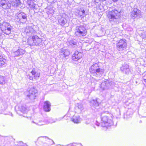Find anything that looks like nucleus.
Instances as JSON below:
<instances>
[{"label": "nucleus", "mask_w": 146, "mask_h": 146, "mask_svg": "<svg viewBox=\"0 0 146 146\" xmlns=\"http://www.w3.org/2000/svg\"><path fill=\"white\" fill-rule=\"evenodd\" d=\"M107 113V111H104L101 113V125L102 127H107L113 124L112 117L108 116Z\"/></svg>", "instance_id": "obj_1"}, {"label": "nucleus", "mask_w": 146, "mask_h": 146, "mask_svg": "<svg viewBox=\"0 0 146 146\" xmlns=\"http://www.w3.org/2000/svg\"><path fill=\"white\" fill-rule=\"evenodd\" d=\"M120 16V11L116 9L111 11H109L107 14V17L110 21L113 22L116 24L120 22L119 18Z\"/></svg>", "instance_id": "obj_2"}, {"label": "nucleus", "mask_w": 146, "mask_h": 146, "mask_svg": "<svg viewBox=\"0 0 146 146\" xmlns=\"http://www.w3.org/2000/svg\"><path fill=\"white\" fill-rule=\"evenodd\" d=\"M42 39L36 35L29 37L27 40V43L31 46H40L41 45Z\"/></svg>", "instance_id": "obj_3"}, {"label": "nucleus", "mask_w": 146, "mask_h": 146, "mask_svg": "<svg viewBox=\"0 0 146 146\" xmlns=\"http://www.w3.org/2000/svg\"><path fill=\"white\" fill-rule=\"evenodd\" d=\"M87 34V30L82 25L77 26L75 29V35L77 36H85Z\"/></svg>", "instance_id": "obj_4"}, {"label": "nucleus", "mask_w": 146, "mask_h": 146, "mask_svg": "<svg viewBox=\"0 0 146 146\" xmlns=\"http://www.w3.org/2000/svg\"><path fill=\"white\" fill-rule=\"evenodd\" d=\"M127 46L126 40L124 39H121L117 41L116 48L119 51H122L125 50Z\"/></svg>", "instance_id": "obj_5"}, {"label": "nucleus", "mask_w": 146, "mask_h": 146, "mask_svg": "<svg viewBox=\"0 0 146 146\" xmlns=\"http://www.w3.org/2000/svg\"><path fill=\"white\" fill-rule=\"evenodd\" d=\"M1 26V30L5 34H10L12 27L8 23L4 22Z\"/></svg>", "instance_id": "obj_6"}, {"label": "nucleus", "mask_w": 146, "mask_h": 146, "mask_svg": "<svg viewBox=\"0 0 146 146\" xmlns=\"http://www.w3.org/2000/svg\"><path fill=\"white\" fill-rule=\"evenodd\" d=\"M36 32L32 26H28L26 27L24 31V33L27 36L31 37L35 34Z\"/></svg>", "instance_id": "obj_7"}, {"label": "nucleus", "mask_w": 146, "mask_h": 146, "mask_svg": "<svg viewBox=\"0 0 146 146\" xmlns=\"http://www.w3.org/2000/svg\"><path fill=\"white\" fill-rule=\"evenodd\" d=\"M17 16L15 19H17V21H20L21 23H24L27 21V16L25 13L21 12L19 14H17Z\"/></svg>", "instance_id": "obj_8"}, {"label": "nucleus", "mask_w": 146, "mask_h": 146, "mask_svg": "<svg viewBox=\"0 0 146 146\" xmlns=\"http://www.w3.org/2000/svg\"><path fill=\"white\" fill-rule=\"evenodd\" d=\"M37 95V91L35 88H31L28 92L27 97L31 100L35 99Z\"/></svg>", "instance_id": "obj_9"}, {"label": "nucleus", "mask_w": 146, "mask_h": 146, "mask_svg": "<svg viewBox=\"0 0 146 146\" xmlns=\"http://www.w3.org/2000/svg\"><path fill=\"white\" fill-rule=\"evenodd\" d=\"M112 84V82L111 81L106 80L103 81L101 83L100 86L102 90H104L110 88Z\"/></svg>", "instance_id": "obj_10"}, {"label": "nucleus", "mask_w": 146, "mask_h": 146, "mask_svg": "<svg viewBox=\"0 0 146 146\" xmlns=\"http://www.w3.org/2000/svg\"><path fill=\"white\" fill-rule=\"evenodd\" d=\"M131 17L133 19L140 18L141 17L140 11L137 9H134L132 12Z\"/></svg>", "instance_id": "obj_11"}, {"label": "nucleus", "mask_w": 146, "mask_h": 146, "mask_svg": "<svg viewBox=\"0 0 146 146\" xmlns=\"http://www.w3.org/2000/svg\"><path fill=\"white\" fill-rule=\"evenodd\" d=\"M55 121L54 119L50 118L47 121L45 120L44 121L39 120L37 122L33 121V122L38 125H42L46 124L47 122L48 123H52L55 122Z\"/></svg>", "instance_id": "obj_12"}, {"label": "nucleus", "mask_w": 146, "mask_h": 146, "mask_svg": "<svg viewBox=\"0 0 146 146\" xmlns=\"http://www.w3.org/2000/svg\"><path fill=\"white\" fill-rule=\"evenodd\" d=\"M83 56L82 53L79 52L78 51H76L73 55V59L75 61H77L81 58Z\"/></svg>", "instance_id": "obj_13"}, {"label": "nucleus", "mask_w": 146, "mask_h": 146, "mask_svg": "<svg viewBox=\"0 0 146 146\" xmlns=\"http://www.w3.org/2000/svg\"><path fill=\"white\" fill-rule=\"evenodd\" d=\"M60 56L62 58L68 56L70 54L69 51L66 49H61L59 52Z\"/></svg>", "instance_id": "obj_14"}, {"label": "nucleus", "mask_w": 146, "mask_h": 146, "mask_svg": "<svg viewBox=\"0 0 146 146\" xmlns=\"http://www.w3.org/2000/svg\"><path fill=\"white\" fill-rule=\"evenodd\" d=\"M120 69L123 73L126 74H128L130 72L129 66L127 64H123L122 66L120 67Z\"/></svg>", "instance_id": "obj_15"}, {"label": "nucleus", "mask_w": 146, "mask_h": 146, "mask_svg": "<svg viewBox=\"0 0 146 146\" xmlns=\"http://www.w3.org/2000/svg\"><path fill=\"white\" fill-rule=\"evenodd\" d=\"M0 6L4 9H9L11 7V4L10 3H7L6 0H2L0 2Z\"/></svg>", "instance_id": "obj_16"}, {"label": "nucleus", "mask_w": 146, "mask_h": 146, "mask_svg": "<svg viewBox=\"0 0 146 146\" xmlns=\"http://www.w3.org/2000/svg\"><path fill=\"white\" fill-rule=\"evenodd\" d=\"M25 52V51L24 50L20 48L13 52V54L14 56H19L23 55Z\"/></svg>", "instance_id": "obj_17"}, {"label": "nucleus", "mask_w": 146, "mask_h": 146, "mask_svg": "<svg viewBox=\"0 0 146 146\" xmlns=\"http://www.w3.org/2000/svg\"><path fill=\"white\" fill-rule=\"evenodd\" d=\"M51 105L50 103L48 101L44 102L43 106L44 110L46 112H49L50 110V106Z\"/></svg>", "instance_id": "obj_18"}, {"label": "nucleus", "mask_w": 146, "mask_h": 146, "mask_svg": "<svg viewBox=\"0 0 146 146\" xmlns=\"http://www.w3.org/2000/svg\"><path fill=\"white\" fill-rule=\"evenodd\" d=\"M68 45L73 48H75L77 46V41L76 40H72L67 42Z\"/></svg>", "instance_id": "obj_19"}, {"label": "nucleus", "mask_w": 146, "mask_h": 146, "mask_svg": "<svg viewBox=\"0 0 146 146\" xmlns=\"http://www.w3.org/2000/svg\"><path fill=\"white\" fill-rule=\"evenodd\" d=\"M71 120L74 123H77L81 121V119L79 116L74 115L71 119Z\"/></svg>", "instance_id": "obj_20"}, {"label": "nucleus", "mask_w": 146, "mask_h": 146, "mask_svg": "<svg viewBox=\"0 0 146 146\" xmlns=\"http://www.w3.org/2000/svg\"><path fill=\"white\" fill-rule=\"evenodd\" d=\"M11 6L14 7H18L21 3L20 0H11Z\"/></svg>", "instance_id": "obj_21"}, {"label": "nucleus", "mask_w": 146, "mask_h": 146, "mask_svg": "<svg viewBox=\"0 0 146 146\" xmlns=\"http://www.w3.org/2000/svg\"><path fill=\"white\" fill-rule=\"evenodd\" d=\"M6 62V59L4 58L2 56L0 55V68L4 66Z\"/></svg>", "instance_id": "obj_22"}, {"label": "nucleus", "mask_w": 146, "mask_h": 146, "mask_svg": "<svg viewBox=\"0 0 146 146\" xmlns=\"http://www.w3.org/2000/svg\"><path fill=\"white\" fill-rule=\"evenodd\" d=\"M58 21L59 24L62 26H64L67 23L66 19L63 17H61V18H59Z\"/></svg>", "instance_id": "obj_23"}, {"label": "nucleus", "mask_w": 146, "mask_h": 146, "mask_svg": "<svg viewBox=\"0 0 146 146\" xmlns=\"http://www.w3.org/2000/svg\"><path fill=\"white\" fill-rule=\"evenodd\" d=\"M99 67L98 65L96 63L92 65L89 68V70L91 73H95V70Z\"/></svg>", "instance_id": "obj_24"}, {"label": "nucleus", "mask_w": 146, "mask_h": 146, "mask_svg": "<svg viewBox=\"0 0 146 146\" xmlns=\"http://www.w3.org/2000/svg\"><path fill=\"white\" fill-rule=\"evenodd\" d=\"M94 71L95 73H93L96 75L102 74L104 73L103 69L100 68L99 66Z\"/></svg>", "instance_id": "obj_25"}, {"label": "nucleus", "mask_w": 146, "mask_h": 146, "mask_svg": "<svg viewBox=\"0 0 146 146\" xmlns=\"http://www.w3.org/2000/svg\"><path fill=\"white\" fill-rule=\"evenodd\" d=\"M31 73L35 79L38 78L40 76V73L37 72L34 70H33L31 72Z\"/></svg>", "instance_id": "obj_26"}, {"label": "nucleus", "mask_w": 146, "mask_h": 146, "mask_svg": "<svg viewBox=\"0 0 146 146\" xmlns=\"http://www.w3.org/2000/svg\"><path fill=\"white\" fill-rule=\"evenodd\" d=\"M19 110L22 112L24 113L25 112L26 110V108L25 105H22L19 107Z\"/></svg>", "instance_id": "obj_27"}, {"label": "nucleus", "mask_w": 146, "mask_h": 146, "mask_svg": "<svg viewBox=\"0 0 146 146\" xmlns=\"http://www.w3.org/2000/svg\"><path fill=\"white\" fill-rule=\"evenodd\" d=\"M91 105L92 106H99V103L97 102V100H92L91 102Z\"/></svg>", "instance_id": "obj_28"}, {"label": "nucleus", "mask_w": 146, "mask_h": 146, "mask_svg": "<svg viewBox=\"0 0 146 146\" xmlns=\"http://www.w3.org/2000/svg\"><path fill=\"white\" fill-rule=\"evenodd\" d=\"M5 83V79L4 77L0 76V84L3 85Z\"/></svg>", "instance_id": "obj_29"}, {"label": "nucleus", "mask_w": 146, "mask_h": 146, "mask_svg": "<svg viewBox=\"0 0 146 146\" xmlns=\"http://www.w3.org/2000/svg\"><path fill=\"white\" fill-rule=\"evenodd\" d=\"M76 107L80 111H82L84 109L83 105L81 103H77L76 105Z\"/></svg>", "instance_id": "obj_30"}, {"label": "nucleus", "mask_w": 146, "mask_h": 146, "mask_svg": "<svg viewBox=\"0 0 146 146\" xmlns=\"http://www.w3.org/2000/svg\"><path fill=\"white\" fill-rule=\"evenodd\" d=\"M85 12L84 10L81 9L78 11V15L80 16H82L85 13Z\"/></svg>", "instance_id": "obj_31"}, {"label": "nucleus", "mask_w": 146, "mask_h": 146, "mask_svg": "<svg viewBox=\"0 0 146 146\" xmlns=\"http://www.w3.org/2000/svg\"><path fill=\"white\" fill-rule=\"evenodd\" d=\"M30 7L32 8H34L35 9H37L38 7V6L37 4L34 3H33L30 5Z\"/></svg>", "instance_id": "obj_32"}, {"label": "nucleus", "mask_w": 146, "mask_h": 146, "mask_svg": "<svg viewBox=\"0 0 146 146\" xmlns=\"http://www.w3.org/2000/svg\"><path fill=\"white\" fill-rule=\"evenodd\" d=\"M145 75L143 76L142 79L146 83V72L145 73Z\"/></svg>", "instance_id": "obj_33"}, {"label": "nucleus", "mask_w": 146, "mask_h": 146, "mask_svg": "<svg viewBox=\"0 0 146 146\" xmlns=\"http://www.w3.org/2000/svg\"><path fill=\"white\" fill-rule=\"evenodd\" d=\"M73 146H82L80 143H73Z\"/></svg>", "instance_id": "obj_34"}, {"label": "nucleus", "mask_w": 146, "mask_h": 146, "mask_svg": "<svg viewBox=\"0 0 146 146\" xmlns=\"http://www.w3.org/2000/svg\"><path fill=\"white\" fill-rule=\"evenodd\" d=\"M28 78H29L30 80H33V77L32 76H30L29 75H28L27 76Z\"/></svg>", "instance_id": "obj_35"}, {"label": "nucleus", "mask_w": 146, "mask_h": 146, "mask_svg": "<svg viewBox=\"0 0 146 146\" xmlns=\"http://www.w3.org/2000/svg\"><path fill=\"white\" fill-rule=\"evenodd\" d=\"M85 123L86 124L88 125L90 124V121H89V119H88L87 121H86Z\"/></svg>", "instance_id": "obj_36"}, {"label": "nucleus", "mask_w": 146, "mask_h": 146, "mask_svg": "<svg viewBox=\"0 0 146 146\" xmlns=\"http://www.w3.org/2000/svg\"><path fill=\"white\" fill-rule=\"evenodd\" d=\"M9 36V38H13L14 37V36L13 35H10V36Z\"/></svg>", "instance_id": "obj_37"}, {"label": "nucleus", "mask_w": 146, "mask_h": 146, "mask_svg": "<svg viewBox=\"0 0 146 146\" xmlns=\"http://www.w3.org/2000/svg\"><path fill=\"white\" fill-rule=\"evenodd\" d=\"M66 146H73V143L69 144L67 145Z\"/></svg>", "instance_id": "obj_38"}, {"label": "nucleus", "mask_w": 146, "mask_h": 146, "mask_svg": "<svg viewBox=\"0 0 146 146\" xmlns=\"http://www.w3.org/2000/svg\"><path fill=\"white\" fill-rule=\"evenodd\" d=\"M96 125H97V126H99V124H100V123H98L97 121H96Z\"/></svg>", "instance_id": "obj_39"}, {"label": "nucleus", "mask_w": 146, "mask_h": 146, "mask_svg": "<svg viewBox=\"0 0 146 146\" xmlns=\"http://www.w3.org/2000/svg\"><path fill=\"white\" fill-rule=\"evenodd\" d=\"M99 0L100 1H105L106 0Z\"/></svg>", "instance_id": "obj_40"}, {"label": "nucleus", "mask_w": 146, "mask_h": 146, "mask_svg": "<svg viewBox=\"0 0 146 146\" xmlns=\"http://www.w3.org/2000/svg\"><path fill=\"white\" fill-rule=\"evenodd\" d=\"M52 0H50V1L51 2H52Z\"/></svg>", "instance_id": "obj_41"}, {"label": "nucleus", "mask_w": 146, "mask_h": 146, "mask_svg": "<svg viewBox=\"0 0 146 146\" xmlns=\"http://www.w3.org/2000/svg\"><path fill=\"white\" fill-rule=\"evenodd\" d=\"M145 36H146V32H145Z\"/></svg>", "instance_id": "obj_42"}, {"label": "nucleus", "mask_w": 146, "mask_h": 146, "mask_svg": "<svg viewBox=\"0 0 146 146\" xmlns=\"http://www.w3.org/2000/svg\"><path fill=\"white\" fill-rule=\"evenodd\" d=\"M54 0H52V2H54Z\"/></svg>", "instance_id": "obj_43"}]
</instances>
